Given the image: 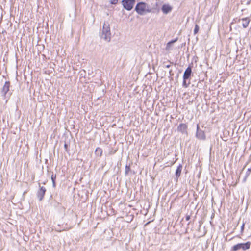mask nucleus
I'll return each mask as SVG.
<instances>
[{"instance_id":"nucleus-1","label":"nucleus","mask_w":251,"mask_h":251,"mask_svg":"<svg viewBox=\"0 0 251 251\" xmlns=\"http://www.w3.org/2000/svg\"><path fill=\"white\" fill-rule=\"evenodd\" d=\"M135 10L140 15H143L146 13H150L151 11L148 5L143 2H138L135 6Z\"/></svg>"},{"instance_id":"nucleus-2","label":"nucleus","mask_w":251,"mask_h":251,"mask_svg":"<svg viewBox=\"0 0 251 251\" xmlns=\"http://www.w3.org/2000/svg\"><path fill=\"white\" fill-rule=\"evenodd\" d=\"M101 38L107 42H109L111 39L110 29L108 25L104 24L102 31Z\"/></svg>"},{"instance_id":"nucleus-3","label":"nucleus","mask_w":251,"mask_h":251,"mask_svg":"<svg viewBox=\"0 0 251 251\" xmlns=\"http://www.w3.org/2000/svg\"><path fill=\"white\" fill-rule=\"evenodd\" d=\"M251 245V243L250 242H247L244 243H239L233 246L231 249V251H237L240 249L245 251L250 248Z\"/></svg>"},{"instance_id":"nucleus-4","label":"nucleus","mask_w":251,"mask_h":251,"mask_svg":"<svg viewBox=\"0 0 251 251\" xmlns=\"http://www.w3.org/2000/svg\"><path fill=\"white\" fill-rule=\"evenodd\" d=\"M122 4L124 8L127 11H130L135 4V0H123Z\"/></svg>"},{"instance_id":"nucleus-5","label":"nucleus","mask_w":251,"mask_h":251,"mask_svg":"<svg viewBox=\"0 0 251 251\" xmlns=\"http://www.w3.org/2000/svg\"><path fill=\"white\" fill-rule=\"evenodd\" d=\"M196 137L200 140H205V135L204 131L201 130H199V126L198 125L197 126V133Z\"/></svg>"},{"instance_id":"nucleus-6","label":"nucleus","mask_w":251,"mask_h":251,"mask_svg":"<svg viewBox=\"0 0 251 251\" xmlns=\"http://www.w3.org/2000/svg\"><path fill=\"white\" fill-rule=\"evenodd\" d=\"M187 125L184 123L180 124L177 127V130L182 133L187 134Z\"/></svg>"},{"instance_id":"nucleus-7","label":"nucleus","mask_w":251,"mask_h":251,"mask_svg":"<svg viewBox=\"0 0 251 251\" xmlns=\"http://www.w3.org/2000/svg\"><path fill=\"white\" fill-rule=\"evenodd\" d=\"M192 74V68L191 67H188L184 71L183 79L187 80L189 78Z\"/></svg>"},{"instance_id":"nucleus-8","label":"nucleus","mask_w":251,"mask_h":251,"mask_svg":"<svg viewBox=\"0 0 251 251\" xmlns=\"http://www.w3.org/2000/svg\"><path fill=\"white\" fill-rule=\"evenodd\" d=\"M46 189L44 187H41L37 192V197L40 201H42L44 198Z\"/></svg>"},{"instance_id":"nucleus-9","label":"nucleus","mask_w":251,"mask_h":251,"mask_svg":"<svg viewBox=\"0 0 251 251\" xmlns=\"http://www.w3.org/2000/svg\"><path fill=\"white\" fill-rule=\"evenodd\" d=\"M172 7L168 4H163L161 7V10L165 14H167L170 12L172 10Z\"/></svg>"},{"instance_id":"nucleus-10","label":"nucleus","mask_w":251,"mask_h":251,"mask_svg":"<svg viewBox=\"0 0 251 251\" xmlns=\"http://www.w3.org/2000/svg\"><path fill=\"white\" fill-rule=\"evenodd\" d=\"M10 85L9 81H6L3 85L1 93L4 96H5L7 92L9 91Z\"/></svg>"},{"instance_id":"nucleus-11","label":"nucleus","mask_w":251,"mask_h":251,"mask_svg":"<svg viewBox=\"0 0 251 251\" xmlns=\"http://www.w3.org/2000/svg\"><path fill=\"white\" fill-rule=\"evenodd\" d=\"M182 169V165L179 164L178 166V167L176 171V173H175V176L177 179L181 175Z\"/></svg>"},{"instance_id":"nucleus-12","label":"nucleus","mask_w":251,"mask_h":251,"mask_svg":"<svg viewBox=\"0 0 251 251\" xmlns=\"http://www.w3.org/2000/svg\"><path fill=\"white\" fill-rule=\"evenodd\" d=\"M241 20L242 22V25L243 27L244 28L247 27L249 25V22H250V20L247 18H242Z\"/></svg>"},{"instance_id":"nucleus-13","label":"nucleus","mask_w":251,"mask_h":251,"mask_svg":"<svg viewBox=\"0 0 251 251\" xmlns=\"http://www.w3.org/2000/svg\"><path fill=\"white\" fill-rule=\"evenodd\" d=\"M250 173H251V169L248 168L246 172L245 176L243 180V182H245L246 181V180H247V178L248 177V176H249V175H250Z\"/></svg>"},{"instance_id":"nucleus-14","label":"nucleus","mask_w":251,"mask_h":251,"mask_svg":"<svg viewBox=\"0 0 251 251\" xmlns=\"http://www.w3.org/2000/svg\"><path fill=\"white\" fill-rule=\"evenodd\" d=\"M56 175H54V174H52L51 175V180H52V185H53V187H55V179H56Z\"/></svg>"},{"instance_id":"nucleus-15","label":"nucleus","mask_w":251,"mask_h":251,"mask_svg":"<svg viewBox=\"0 0 251 251\" xmlns=\"http://www.w3.org/2000/svg\"><path fill=\"white\" fill-rule=\"evenodd\" d=\"M95 151L98 153V155H99V156H100L102 155V151L100 148H97Z\"/></svg>"},{"instance_id":"nucleus-16","label":"nucleus","mask_w":251,"mask_h":251,"mask_svg":"<svg viewBox=\"0 0 251 251\" xmlns=\"http://www.w3.org/2000/svg\"><path fill=\"white\" fill-rule=\"evenodd\" d=\"M199 26L197 25H195V28H194V33L195 34L196 33H197V32H198L199 31Z\"/></svg>"},{"instance_id":"nucleus-17","label":"nucleus","mask_w":251,"mask_h":251,"mask_svg":"<svg viewBox=\"0 0 251 251\" xmlns=\"http://www.w3.org/2000/svg\"><path fill=\"white\" fill-rule=\"evenodd\" d=\"M130 167L127 166V165H126V167H125V174L126 175H127L129 171H130Z\"/></svg>"},{"instance_id":"nucleus-18","label":"nucleus","mask_w":251,"mask_h":251,"mask_svg":"<svg viewBox=\"0 0 251 251\" xmlns=\"http://www.w3.org/2000/svg\"><path fill=\"white\" fill-rule=\"evenodd\" d=\"M182 85L185 88H187L188 86V84L186 83V80L183 79Z\"/></svg>"},{"instance_id":"nucleus-19","label":"nucleus","mask_w":251,"mask_h":251,"mask_svg":"<svg viewBox=\"0 0 251 251\" xmlns=\"http://www.w3.org/2000/svg\"><path fill=\"white\" fill-rule=\"evenodd\" d=\"M118 2V0H110V3L112 4H116Z\"/></svg>"},{"instance_id":"nucleus-20","label":"nucleus","mask_w":251,"mask_h":251,"mask_svg":"<svg viewBox=\"0 0 251 251\" xmlns=\"http://www.w3.org/2000/svg\"><path fill=\"white\" fill-rule=\"evenodd\" d=\"M177 38H176L174 40H172L171 41H169V44H171L172 45L173 43H174L175 42L177 41Z\"/></svg>"},{"instance_id":"nucleus-21","label":"nucleus","mask_w":251,"mask_h":251,"mask_svg":"<svg viewBox=\"0 0 251 251\" xmlns=\"http://www.w3.org/2000/svg\"><path fill=\"white\" fill-rule=\"evenodd\" d=\"M172 44H169V42L167 44V46H166V49L167 50H169L170 49V48L171 47Z\"/></svg>"},{"instance_id":"nucleus-22","label":"nucleus","mask_w":251,"mask_h":251,"mask_svg":"<svg viewBox=\"0 0 251 251\" xmlns=\"http://www.w3.org/2000/svg\"><path fill=\"white\" fill-rule=\"evenodd\" d=\"M244 226H245V224H244V223H243L241 227V230L242 232L243 231V230L244 228Z\"/></svg>"},{"instance_id":"nucleus-23","label":"nucleus","mask_w":251,"mask_h":251,"mask_svg":"<svg viewBox=\"0 0 251 251\" xmlns=\"http://www.w3.org/2000/svg\"><path fill=\"white\" fill-rule=\"evenodd\" d=\"M190 219V215H187L186 216V220L188 221Z\"/></svg>"},{"instance_id":"nucleus-24","label":"nucleus","mask_w":251,"mask_h":251,"mask_svg":"<svg viewBox=\"0 0 251 251\" xmlns=\"http://www.w3.org/2000/svg\"><path fill=\"white\" fill-rule=\"evenodd\" d=\"M67 147H68L67 144L66 143H65L64 144V148H65V151H67Z\"/></svg>"},{"instance_id":"nucleus-25","label":"nucleus","mask_w":251,"mask_h":251,"mask_svg":"<svg viewBox=\"0 0 251 251\" xmlns=\"http://www.w3.org/2000/svg\"><path fill=\"white\" fill-rule=\"evenodd\" d=\"M166 68H169L170 67V65H166Z\"/></svg>"}]
</instances>
